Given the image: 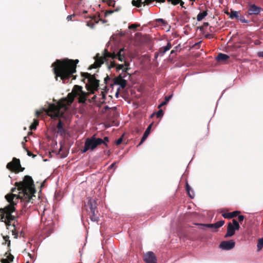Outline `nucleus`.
<instances>
[{"label": "nucleus", "mask_w": 263, "mask_h": 263, "mask_svg": "<svg viewBox=\"0 0 263 263\" xmlns=\"http://www.w3.org/2000/svg\"><path fill=\"white\" fill-rule=\"evenodd\" d=\"M120 89V87H119L118 88V90L117 91V92H116V94H115V96L116 98H118L119 97V90Z\"/></svg>", "instance_id": "obj_49"}, {"label": "nucleus", "mask_w": 263, "mask_h": 263, "mask_svg": "<svg viewBox=\"0 0 263 263\" xmlns=\"http://www.w3.org/2000/svg\"><path fill=\"white\" fill-rule=\"evenodd\" d=\"M114 12V10H107V11H106V12H105V15H108L111 14H112Z\"/></svg>", "instance_id": "obj_42"}, {"label": "nucleus", "mask_w": 263, "mask_h": 263, "mask_svg": "<svg viewBox=\"0 0 263 263\" xmlns=\"http://www.w3.org/2000/svg\"><path fill=\"white\" fill-rule=\"evenodd\" d=\"M114 83L115 85H120L119 87L122 88H125L127 84L126 81L125 79L118 77L114 79Z\"/></svg>", "instance_id": "obj_12"}, {"label": "nucleus", "mask_w": 263, "mask_h": 263, "mask_svg": "<svg viewBox=\"0 0 263 263\" xmlns=\"http://www.w3.org/2000/svg\"><path fill=\"white\" fill-rule=\"evenodd\" d=\"M1 262L2 263H9L7 259H2Z\"/></svg>", "instance_id": "obj_47"}, {"label": "nucleus", "mask_w": 263, "mask_h": 263, "mask_svg": "<svg viewBox=\"0 0 263 263\" xmlns=\"http://www.w3.org/2000/svg\"><path fill=\"white\" fill-rule=\"evenodd\" d=\"M9 237L8 236L4 237V239L6 241V243H7L8 246L10 245V240L9 239Z\"/></svg>", "instance_id": "obj_35"}, {"label": "nucleus", "mask_w": 263, "mask_h": 263, "mask_svg": "<svg viewBox=\"0 0 263 263\" xmlns=\"http://www.w3.org/2000/svg\"><path fill=\"white\" fill-rule=\"evenodd\" d=\"M238 212V211H236L231 213H225L222 214V216L224 218H232L233 217H236Z\"/></svg>", "instance_id": "obj_19"}, {"label": "nucleus", "mask_w": 263, "mask_h": 263, "mask_svg": "<svg viewBox=\"0 0 263 263\" xmlns=\"http://www.w3.org/2000/svg\"><path fill=\"white\" fill-rule=\"evenodd\" d=\"M156 22L157 23H161L163 26H165L166 25V22L165 20L162 18H158L156 20Z\"/></svg>", "instance_id": "obj_31"}, {"label": "nucleus", "mask_w": 263, "mask_h": 263, "mask_svg": "<svg viewBox=\"0 0 263 263\" xmlns=\"http://www.w3.org/2000/svg\"><path fill=\"white\" fill-rule=\"evenodd\" d=\"M82 77L87 79L88 83H89L92 87L97 89L99 87V80H97L95 75L86 72L82 73Z\"/></svg>", "instance_id": "obj_7"}, {"label": "nucleus", "mask_w": 263, "mask_h": 263, "mask_svg": "<svg viewBox=\"0 0 263 263\" xmlns=\"http://www.w3.org/2000/svg\"><path fill=\"white\" fill-rule=\"evenodd\" d=\"M158 56H160L159 52V51H158V52H156L155 53V58L157 59Z\"/></svg>", "instance_id": "obj_48"}, {"label": "nucleus", "mask_w": 263, "mask_h": 263, "mask_svg": "<svg viewBox=\"0 0 263 263\" xmlns=\"http://www.w3.org/2000/svg\"><path fill=\"white\" fill-rule=\"evenodd\" d=\"M257 247L258 251L262 249L263 248V238L258 239Z\"/></svg>", "instance_id": "obj_26"}, {"label": "nucleus", "mask_w": 263, "mask_h": 263, "mask_svg": "<svg viewBox=\"0 0 263 263\" xmlns=\"http://www.w3.org/2000/svg\"><path fill=\"white\" fill-rule=\"evenodd\" d=\"M244 218H245V217L243 215H240L238 216V220L240 222L243 221Z\"/></svg>", "instance_id": "obj_38"}, {"label": "nucleus", "mask_w": 263, "mask_h": 263, "mask_svg": "<svg viewBox=\"0 0 263 263\" xmlns=\"http://www.w3.org/2000/svg\"><path fill=\"white\" fill-rule=\"evenodd\" d=\"M90 220L91 221H93V222H98V220H99V217L97 216L96 214V212H94L93 211V212H91L90 213Z\"/></svg>", "instance_id": "obj_24"}, {"label": "nucleus", "mask_w": 263, "mask_h": 263, "mask_svg": "<svg viewBox=\"0 0 263 263\" xmlns=\"http://www.w3.org/2000/svg\"><path fill=\"white\" fill-rule=\"evenodd\" d=\"M257 56L259 58H263V51H260L257 53Z\"/></svg>", "instance_id": "obj_45"}, {"label": "nucleus", "mask_w": 263, "mask_h": 263, "mask_svg": "<svg viewBox=\"0 0 263 263\" xmlns=\"http://www.w3.org/2000/svg\"><path fill=\"white\" fill-rule=\"evenodd\" d=\"M229 58V56L227 54L222 53H219L218 55L216 57V60L217 61H226Z\"/></svg>", "instance_id": "obj_20"}, {"label": "nucleus", "mask_w": 263, "mask_h": 263, "mask_svg": "<svg viewBox=\"0 0 263 263\" xmlns=\"http://www.w3.org/2000/svg\"><path fill=\"white\" fill-rule=\"evenodd\" d=\"M172 97H173V94H171L170 96H165V98H164L165 100H164V101L162 102L158 105V108H160L161 107L166 105L168 103V102H169V101L172 99Z\"/></svg>", "instance_id": "obj_18"}, {"label": "nucleus", "mask_w": 263, "mask_h": 263, "mask_svg": "<svg viewBox=\"0 0 263 263\" xmlns=\"http://www.w3.org/2000/svg\"><path fill=\"white\" fill-rule=\"evenodd\" d=\"M174 52V50H172V51H171V54H173Z\"/></svg>", "instance_id": "obj_52"}, {"label": "nucleus", "mask_w": 263, "mask_h": 263, "mask_svg": "<svg viewBox=\"0 0 263 263\" xmlns=\"http://www.w3.org/2000/svg\"><path fill=\"white\" fill-rule=\"evenodd\" d=\"M152 123L150 124L148 127H147V128L146 129L145 131L144 132V134L142 137V139L139 143V144H138V146L140 145L141 144H142L144 141L146 139V138H147V137L148 136V135H149L150 134V132H151V128H152Z\"/></svg>", "instance_id": "obj_13"}, {"label": "nucleus", "mask_w": 263, "mask_h": 263, "mask_svg": "<svg viewBox=\"0 0 263 263\" xmlns=\"http://www.w3.org/2000/svg\"><path fill=\"white\" fill-rule=\"evenodd\" d=\"M20 167V161L16 158H13L12 161L8 163L7 165V168L11 171L17 170Z\"/></svg>", "instance_id": "obj_9"}, {"label": "nucleus", "mask_w": 263, "mask_h": 263, "mask_svg": "<svg viewBox=\"0 0 263 263\" xmlns=\"http://www.w3.org/2000/svg\"><path fill=\"white\" fill-rule=\"evenodd\" d=\"M78 62V60L65 59L63 61L57 60L52 64L56 78L60 77L64 83H68L72 74L76 72V64Z\"/></svg>", "instance_id": "obj_4"}, {"label": "nucleus", "mask_w": 263, "mask_h": 263, "mask_svg": "<svg viewBox=\"0 0 263 263\" xmlns=\"http://www.w3.org/2000/svg\"><path fill=\"white\" fill-rule=\"evenodd\" d=\"M224 223V221L223 220H219L216 223H213L214 226V230H213V232H216V230L220 227H222Z\"/></svg>", "instance_id": "obj_21"}, {"label": "nucleus", "mask_w": 263, "mask_h": 263, "mask_svg": "<svg viewBox=\"0 0 263 263\" xmlns=\"http://www.w3.org/2000/svg\"><path fill=\"white\" fill-rule=\"evenodd\" d=\"M33 180L31 177L25 176L23 181L16 182V187L11 189V194L7 195L6 199L9 202L4 208L0 209L1 220L4 222L7 226L15 227V207L18 200L22 202L24 209H28L33 204V198L35 197L34 189L32 187Z\"/></svg>", "instance_id": "obj_1"}, {"label": "nucleus", "mask_w": 263, "mask_h": 263, "mask_svg": "<svg viewBox=\"0 0 263 263\" xmlns=\"http://www.w3.org/2000/svg\"><path fill=\"white\" fill-rule=\"evenodd\" d=\"M196 224L199 226V229L200 230H205L206 228H208L207 227L205 226L206 225V224H204V223H196Z\"/></svg>", "instance_id": "obj_33"}, {"label": "nucleus", "mask_w": 263, "mask_h": 263, "mask_svg": "<svg viewBox=\"0 0 263 263\" xmlns=\"http://www.w3.org/2000/svg\"><path fill=\"white\" fill-rule=\"evenodd\" d=\"M144 260L146 263H157L156 257L152 251H149L145 254Z\"/></svg>", "instance_id": "obj_10"}, {"label": "nucleus", "mask_w": 263, "mask_h": 263, "mask_svg": "<svg viewBox=\"0 0 263 263\" xmlns=\"http://www.w3.org/2000/svg\"><path fill=\"white\" fill-rule=\"evenodd\" d=\"M235 230L233 227L232 224L229 223L227 227V232L224 235V238H228L233 236L235 234Z\"/></svg>", "instance_id": "obj_15"}, {"label": "nucleus", "mask_w": 263, "mask_h": 263, "mask_svg": "<svg viewBox=\"0 0 263 263\" xmlns=\"http://www.w3.org/2000/svg\"><path fill=\"white\" fill-rule=\"evenodd\" d=\"M122 140H122V137H121V138H119V139L116 141V144H117V145H119V144H120L122 143Z\"/></svg>", "instance_id": "obj_39"}, {"label": "nucleus", "mask_w": 263, "mask_h": 263, "mask_svg": "<svg viewBox=\"0 0 263 263\" xmlns=\"http://www.w3.org/2000/svg\"><path fill=\"white\" fill-rule=\"evenodd\" d=\"M235 246V242L233 240L222 241L219 244V247L222 250H231L233 249Z\"/></svg>", "instance_id": "obj_8"}, {"label": "nucleus", "mask_w": 263, "mask_h": 263, "mask_svg": "<svg viewBox=\"0 0 263 263\" xmlns=\"http://www.w3.org/2000/svg\"><path fill=\"white\" fill-rule=\"evenodd\" d=\"M7 258H8L6 259L8 260V262L9 261H13L14 259L13 256L11 254H9V255H8Z\"/></svg>", "instance_id": "obj_37"}, {"label": "nucleus", "mask_w": 263, "mask_h": 263, "mask_svg": "<svg viewBox=\"0 0 263 263\" xmlns=\"http://www.w3.org/2000/svg\"><path fill=\"white\" fill-rule=\"evenodd\" d=\"M38 121L36 119L34 120L33 122L30 126V129L31 130H34L36 129V126L38 125Z\"/></svg>", "instance_id": "obj_30"}, {"label": "nucleus", "mask_w": 263, "mask_h": 263, "mask_svg": "<svg viewBox=\"0 0 263 263\" xmlns=\"http://www.w3.org/2000/svg\"><path fill=\"white\" fill-rule=\"evenodd\" d=\"M205 226H206L208 228H211L214 230L213 223H207Z\"/></svg>", "instance_id": "obj_40"}, {"label": "nucleus", "mask_w": 263, "mask_h": 263, "mask_svg": "<svg viewBox=\"0 0 263 263\" xmlns=\"http://www.w3.org/2000/svg\"><path fill=\"white\" fill-rule=\"evenodd\" d=\"M186 190L187 192L188 195L191 197V198L193 199L194 197V193L193 190H191V187L189 185L188 183H186Z\"/></svg>", "instance_id": "obj_22"}, {"label": "nucleus", "mask_w": 263, "mask_h": 263, "mask_svg": "<svg viewBox=\"0 0 263 263\" xmlns=\"http://www.w3.org/2000/svg\"><path fill=\"white\" fill-rule=\"evenodd\" d=\"M103 141H104V142H103L102 144H104L106 147H107L108 145L106 143L107 142L109 141V139L108 137H105L103 139H102Z\"/></svg>", "instance_id": "obj_34"}, {"label": "nucleus", "mask_w": 263, "mask_h": 263, "mask_svg": "<svg viewBox=\"0 0 263 263\" xmlns=\"http://www.w3.org/2000/svg\"><path fill=\"white\" fill-rule=\"evenodd\" d=\"M27 155L29 156H32V157H35L36 156V155L33 154L31 152H30L29 151H27Z\"/></svg>", "instance_id": "obj_43"}, {"label": "nucleus", "mask_w": 263, "mask_h": 263, "mask_svg": "<svg viewBox=\"0 0 263 263\" xmlns=\"http://www.w3.org/2000/svg\"><path fill=\"white\" fill-rule=\"evenodd\" d=\"M26 139H27V137H24V139H25L26 141H27Z\"/></svg>", "instance_id": "obj_53"}, {"label": "nucleus", "mask_w": 263, "mask_h": 263, "mask_svg": "<svg viewBox=\"0 0 263 263\" xmlns=\"http://www.w3.org/2000/svg\"><path fill=\"white\" fill-rule=\"evenodd\" d=\"M58 133L62 136H64L66 134V130L63 127V123L61 120H59L58 124Z\"/></svg>", "instance_id": "obj_16"}, {"label": "nucleus", "mask_w": 263, "mask_h": 263, "mask_svg": "<svg viewBox=\"0 0 263 263\" xmlns=\"http://www.w3.org/2000/svg\"><path fill=\"white\" fill-rule=\"evenodd\" d=\"M204 25L208 26L209 25V24H208V23H204Z\"/></svg>", "instance_id": "obj_51"}, {"label": "nucleus", "mask_w": 263, "mask_h": 263, "mask_svg": "<svg viewBox=\"0 0 263 263\" xmlns=\"http://www.w3.org/2000/svg\"><path fill=\"white\" fill-rule=\"evenodd\" d=\"M261 9L260 7L255 4H251L248 10V13L249 15H257L260 12Z\"/></svg>", "instance_id": "obj_11"}, {"label": "nucleus", "mask_w": 263, "mask_h": 263, "mask_svg": "<svg viewBox=\"0 0 263 263\" xmlns=\"http://www.w3.org/2000/svg\"><path fill=\"white\" fill-rule=\"evenodd\" d=\"M239 13H240L239 11L231 10L230 14V17L231 19H233L234 18H238Z\"/></svg>", "instance_id": "obj_23"}, {"label": "nucleus", "mask_w": 263, "mask_h": 263, "mask_svg": "<svg viewBox=\"0 0 263 263\" xmlns=\"http://www.w3.org/2000/svg\"><path fill=\"white\" fill-rule=\"evenodd\" d=\"M104 141L100 138H97L96 135H93L90 138H87L85 141L84 146L81 149L82 153H85L88 150L93 151L98 145H101Z\"/></svg>", "instance_id": "obj_6"}, {"label": "nucleus", "mask_w": 263, "mask_h": 263, "mask_svg": "<svg viewBox=\"0 0 263 263\" xmlns=\"http://www.w3.org/2000/svg\"><path fill=\"white\" fill-rule=\"evenodd\" d=\"M125 54V51L124 48L120 49L117 53H109L106 49H105L104 50L103 56L100 57L99 55H97V57L98 59L92 65V68H96L100 67L103 63H104V62L107 61V58H110L111 59H117L120 62H124V63L123 64L117 65L115 61H111L110 64L108 66V67L109 69H110L116 67L117 70L122 69V73L120 74L118 78L124 79L129 74V73H127V71L129 69V66L130 65L129 62L126 60Z\"/></svg>", "instance_id": "obj_3"}, {"label": "nucleus", "mask_w": 263, "mask_h": 263, "mask_svg": "<svg viewBox=\"0 0 263 263\" xmlns=\"http://www.w3.org/2000/svg\"><path fill=\"white\" fill-rule=\"evenodd\" d=\"M88 204L89 209H90V213L93 212V211L94 212H98L97 207V204L96 201L95 200H93L92 199H90L88 200Z\"/></svg>", "instance_id": "obj_14"}, {"label": "nucleus", "mask_w": 263, "mask_h": 263, "mask_svg": "<svg viewBox=\"0 0 263 263\" xmlns=\"http://www.w3.org/2000/svg\"><path fill=\"white\" fill-rule=\"evenodd\" d=\"M206 11L200 12L197 16V20L198 21H201L205 16L207 15Z\"/></svg>", "instance_id": "obj_25"}, {"label": "nucleus", "mask_w": 263, "mask_h": 263, "mask_svg": "<svg viewBox=\"0 0 263 263\" xmlns=\"http://www.w3.org/2000/svg\"><path fill=\"white\" fill-rule=\"evenodd\" d=\"M115 4V1H110V2L109 3V5H112Z\"/></svg>", "instance_id": "obj_50"}, {"label": "nucleus", "mask_w": 263, "mask_h": 263, "mask_svg": "<svg viewBox=\"0 0 263 263\" xmlns=\"http://www.w3.org/2000/svg\"><path fill=\"white\" fill-rule=\"evenodd\" d=\"M165 0H162V2H164ZM168 2H171L172 4L174 5H176L178 4L179 3H181V5H182L184 4L183 2H182L181 0H167Z\"/></svg>", "instance_id": "obj_29"}, {"label": "nucleus", "mask_w": 263, "mask_h": 263, "mask_svg": "<svg viewBox=\"0 0 263 263\" xmlns=\"http://www.w3.org/2000/svg\"><path fill=\"white\" fill-rule=\"evenodd\" d=\"M172 47V45L170 42H168L166 46L164 47H162L159 48V52L160 56L162 57L165 53L168 51Z\"/></svg>", "instance_id": "obj_17"}, {"label": "nucleus", "mask_w": 263, "mask_h": 263, "mask_svg": "<svg viewBox=\"0 0 263 263\" xmlns=\"http://www.w3.org/2000/svg\"><path fill=\"white\" fill-rule=\"evenodd\" d=\"M115 165H116V162H114L113 163H112L110 165H109V166L108 167V169H111L112 168H114L115 166Z\"/></svg>", "instance_id": "obj_46"}, {"label": "nucleus", "mask_w": 263, "mask_h": 263, "mask_svg": "<svg viewBox=\"0 0 263 263\" xmlns=\"http://www.w3.org/2000/svg\"><path fill=\"white\" fill-rule=\"evenodd\" d=\"M144 2H142L141 0H133L132 1V4L133 6H136L137 7H140L141 6V4H143Z\"/></svg>", "instance_id": "obj_27"}, {"label": "nucleus", "mask_w": 263, "mask_h": 263, "mask_svg": "<svg viewBox=\"0 0 263 263\" xmlns=\"http://www.w3.org/2000/svg\"><path fill=\"white\" fill-rule=\"evenodd\" d=\"M74 16V14L69 15L67 16L66 19L68 21L72 20V17Z\"/></svg>", "instance_id": "obj_44"}, {"label": "nucleus", "mask_w": 263, "mask_h": 263, "mask_svg": "<svg viewBox=\"0 0 263 263\" xmlns=\"http://www.w3.org/2000/svg\"><path fill=\"white\" fill-rule=\"evenodd\" d=\"M233 227L235 230H238L240 228V226L238 222L235 219L233 220Z\"/></svg>", "instance_id": "obj_28"}, {"label": "nucleus", "mask_w": 263, "mask_h": 263, "mask_svg": "<svg viewBox=\"0 0 263 263\" xmlns=\"http://www.w3.org/2000/svg\"><path fill=\"white\" fill-rule=\"evenodd\" d=\"M137 25H136L135 24H131L129 26L128 28L129 29H135L137 27Z\"/></svg>", "instance_id": "obj_41"}, {"label": "nucleus", "mask_w": 263, "mask_h": 263, "mask_svg": "<svg viewBox=\"0 0 263 263\" xmlns=\"http://www.w3.org/2000/svg\"><path fill=\"white\" fill-rule=\"evenodd\" d=\"M41 226L43 233L49 235L53 231V222L52 218L48 216L47 211L44 210L41 215Z\"/></svg>", "instance_id": "obj_5"}, {"label": "nucleus", "mask_w": 263, "mask_h": 263, "mask_svg": "<svg viewBox=\"0 0 263 263\" xmlns=\"http://www.w3.org/2000/svg\"><path fill=\"white\" fill-rule=\"evenodd\" d=\"M163 116V111L162 109L159 110L156 113V116L158 118H161Z\"/></svg>", "instance_id": "obj_32"}, {"label": "nucleus", "mask_w": 263, "mask_h": 263, "mask_svg": "<svg viewBox=\"0 0 263 263\" xmlns=\"http://www.w3.org/2000/svg\"><path fill=\"white\" fill-rule=\"evenodd\" d=\"M87 93L82 90V86L74 85L71 92L68 94L67 98L58 102L57 105L49 104L47 110L43 108L42 110H36V116H39L43 111H46L52 118H65V114L68 112L69 106L74 98H77L80 103H84L87 100Z\"/></svg>", "instance_id": "obj_2"}, {"label": "nucleus", "mask_w": 263, "mask_h": 263, "mask_svg": "<svg viewBox=\"0 0 263 263\" xmlns=\"http://www.w3.org/2000/svg\"><path fill=\"white\" fill-rule=\"evenodd\" d=\"M240 22L242 23H248L249 22L248 20H246L244 16H240L239 18H238Z\"/></svg>", "instance_id": "obj_36"}]
</instances>
